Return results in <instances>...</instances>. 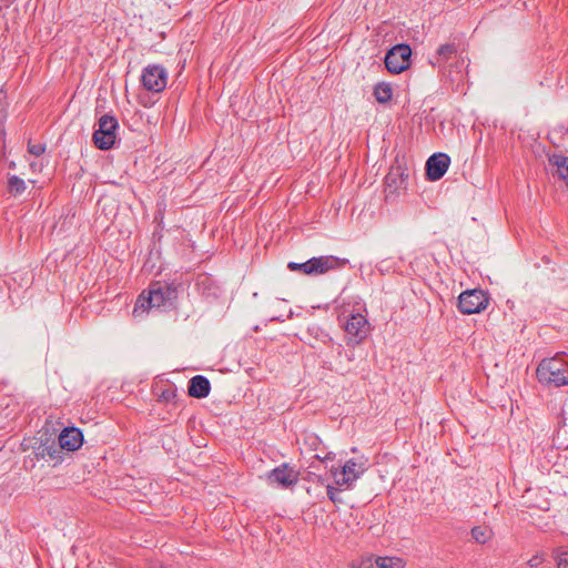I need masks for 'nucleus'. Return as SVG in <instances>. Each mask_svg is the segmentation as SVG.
<instances>
[{
    "mask_svg": "<svg viewBox=\"0 0 568 568\" xmlns=\"http://www.w3.org/2000/svg\"><path fill=\"white\" fill-rule=\"evenodd\" d=\"M372 567H373L372 558H368L367 560H364V561L361 564V568H372Z\"/></svg>",
    "mask_w": 568,
    "mask_h": 568,
    "instance_id": "nucleus-32",
    "label": "nucleus"
},
{
    "mask_svg": "<svg viewBox=\"0 0 568 568\" xmlns=\"http://www.w3.org/2000/svg\"><path fill=\"white\" fill-rule=\"evenodd\" d=\"M348 343L359 344L369 332V323L361 313L352 314L345 323Z\"/></svg>",
    "mask_w": 568,
    "mask_h": 568,
    "instance_id": "nucleus-11",
    "label": "nucleus"
},
{
    "mask_svg": "<svg viewBox=\"0 0 568 568\" xmlns=\"http://www.w3.org/2000/svg\"><path fill=\"white\" fill-rule=\"evenodd\" d=\"M28 151L34 156H40L45 151V145L42 143H29Z\"/></svg>",
    "mask_w": 568,
    "mask_h": 568,
    "instance_id": "nucleus-26",
    "label": "nucleus"
},
{
    "mask_svg": "<svg viewBox=\"0 0 568 568\" xmlns=\"http://www.w3.org/2000/svg\"><path fill=\"white\" fill-rule=\"evenodd\" d=\"M298 477L300 473L286 463L277 466L267 474V480L282 488L293 487L297 484Z\"/></svg>",
    "mask_w": 568,
    "mask_h": 568,
    "instance_id": "nucleus-12",
    "label": "nucleus"
},
{
    "mask_svg": "<svg viewBox=\"0 0 568 568\" xmlns=\"http://www.w3.org/2000/svg\"><path fill=\"white\" fill-rule=\"evenodd\" d=\"M468 63L465 59H457L447 65L439 68L444 84L449 85L453 91L462 92L467 80Z\"/></svg>",
    "mask_w": 568,
    "mask_h": 568,
    "instance_id": "nucleus-3",
    "label": "nucleus"
},
{
    "mask_svg": "<svg viewBox=\"0 0 568 568\" xmlns=\"http://www.w3.org/2000/svg\"><path fill=\"white\" fill-rule=\"evenodd\" d=\"M27 189V184L24 180L19 178L18 175H10L8 179V192L12 196L21 195Z\"/></svg>",
    "mask_w": 568,
    "mask_h": 568,
    "instance_id": "nucleus-18",
    "label": "nucleus"
},
{
    "mask_svg": "<svg viewBox=\"0 0 568 568\" xmlns=\"http://www.w3.org/2000/svg\"><path fill=\"white\" fill-rule=\"evenodd\" d=\"M328 499L333 504H341L342 498L338 496V489L331 484L325 485Z\"/></svg>",
    "mask_w": 568,
    "mask_h": 568,
    "instance_id": "nucleus-24",
    "label": "nucleus"
},
{
    "mask_svg": "<svg viewBox=\"0 0 568 568\" xmlns=\"http://www.w3.org/2000/svg\"><path fill=\"white\" fill-rule=\"evenodd\" d=\"M564 352L542 359L537 367V378L541 384L556 387L568 385V358Z\"/></svg>",
    "mask_w": 568,
    "mask_h": 568,
    "instance_id": "nucleus-2",
    "label": "nucleus"
},
{
    "mask_svg": "<svg viewBox=\"0 0 568 568\" xmlns=\"http://www.w3.org/2000/svg\"><path fill=\"white\" fill-rule=\"evenodd\" d=\"M321 336H322V342L324 344H331V343L333 344V338L328 334L322 332Z\"/></svg>",
    "mask_w": 568,
    "mask_h": 568,
    "instance_id": "nucleus-31",
    "label": "nucleus"
},
{
    "mask_svg": "<svg viewBox=\"0 0 568 568\" xmlns=\"http://www.w3.org/2000/svg\"><path fill=\"white\" fill-rule=\"evenodd\" d=\"M308 478H310V480H312V481H314V483H316V484H320V485H323V486H325V485H326V484H325V483H326V479H325V477H324V476H322V475L315 474V473H313V471H308Z\"/></svg>",
    "mask_w": 568,
    "mask_h": 568,
    "instance_id": "nucleus-27",
    "label": "nucleus"
},
{
    "mask_svg": "<svg viewBox=\"0 0 568 568\" xmlns=\"http://www.w3.org/2000/svg\"><path fill=\"white\" fill-rule=\"evenodd\" d=\"M61 449L63 448L60 447V443L58 445L55 443H52L50 445H42L38 448L37 455L41 457L49 456L50 458H57L59 457Z\"/></svg>",
    "mask_w": 568,
    "mask_h": 568,
    "instance_id": "nucleus-21",
    "label": "nucleus"
},
{
    "mask_svg": "<svg viewBox=\"0 0 568 568\" xmlns=\"http://www.w3.org/2000/svg\"><path fill=\"white\" fill-rule=\"evenodd\" d=\"M178 298V290L174 284L155 282L150 285L149 293L145 296L141 294L133 308L135 317L151 308L168 311L174 307Z\"/></svg>",
    "mask_w": 568,
    "mask_h": 568,
    "instance_id": "nucleus-1",
    "label": "nucleus"
},
{
    "mask_svg": "<svg viewBox=\"0 0 568 568\" xmlns=\"http://www.w3.org/2000/svg\"><path fill=\"white\" fill-rule=\"evenodd\" d=\"M558 129L561 133L568 132V126L566 128L565 125H559Z\"/></svg>",
    "mask_w": 568,
    "mask_h": 568,
    "instance_id": "nucleus-34",
    "label": "nucleus"
},
{
    "mask_svg": "<svg viewBox=\"0 0 568 568\" xmlns=\"http://www.w3.org/2000/svg\"><path fill=\"white\" fill-rule=\"evenodd\" d=\"M555 558L558 568H568V550H557Z\"/></svg>",
    "mask_w": 568,
    "mask_h": 568,
    "instance_id": "nucleus-25",
    "label": "nucleus"
},
{
    "mask_svg": "<svg viewBox=\"0 0 568 568\" xmlns=\"http://www.w3.org/2000/svg\"><path fill=\"white\" fill-rule=\"evenodd\" d=\"M374 97L379 103H386L392 100L393 90L387 83H378L374 88Z\"/></svg>",
    "mask_w": 568,
    "mask_h": 568,
    "instance_id": "nucleus-20",
    "label": "nucleus"
},
{
    "mask_svg": "<svg viewBox=\"0 0 568 568\" xmlns=\"http://www.w3.org/2000/svg\"><path fill=\"white\" fill-rule=\"evenodd\" d=\"M287 267L292 272H297V273H302L304 275H308L310 276L308 260L306 262H303V263L290 262L287 264Z\"/></svg>",
    "mask_w": 568,
    "mask_h": 568,
    "instance_id": "nucleus-23",
    "label": "nucleus"
},
{
    "mask_svg": "<svg viewBox=\"0 0 568 568\" xmlns=\"http://www.w3.org/2000/svg\"><path fill=\"white\" fill-rule=\"evenodd\" d=\"M450 164L446 153H435L426 162V174L429 181H437L444 176Z\"/></svg>",
    "mask_w": 568,
    "mask_h": 568,
    "instance_id": "nucleus-13",
    "label": "nucleus"
},
{
    "mask_svg": "<svg viewBox=\"0 0 568 568\" xmlns=\"http://www.w3.org/2000/svg\"><path fill=\"white\" fill-rule=\"evenodd\" d=\"M489 296L483 290H468L458 297V310L463 314H477L487 308Z\"/></svg>",
    "mask_w": 568,
    "mask_h": 568,
    "instance_id": "nucleus-6",
    "label": "nucleus"
},
{
    "mask_svg": "<svg viewBox=\"0 0 568 568\" xmlns=\"http://www.w3.org/2000/svg\"><path fill=\"white\" fill-rule=\"evenodd\" d=\"M139 100H140V103L145 108L151 106L153 104V102H151L149 97H146V95H140Z\"/></svg>",
    "mask_w": 568,
    "mask_h": 568,
    "instance_id": "nucleus-29",
    "label": "nucleus"
},
{
    "mask_svg": "<svg viewBox=\"0 0 568 568\" xmlns=\"http://www.w3.org/2000/svg\"><path fill=\"white\" fill-rule=\"evenodd\" d=\"M366 470L364 462L354 458L347 460L341 470L332 468L331 473L337 486L349 488Z\"/></svg>",
    "mask_w": 568,
    "mask_h": 568,
    "instance_id": "nucleus-7",
    "label": "nucleus"
},
{
    "mask_svg": "<svg viewBox=\"0 0 568 568\" xmlns=\"http://www.w3.org/2000/svg\"><path fill=\"white\" fill-rule=\"evenodd\" d=\"M542 561H544V558L539 555H536L528 560V565L534 568V567H538Z\"/></svg>",
    "mask_w": 568,
    "mask_h": 568,
    "instance_id": "nucleus-28",
    "label": "nucleus"
},
{
    "mask_svg": "<svg viewBox=\"0 0 568 568\" xmlns=\"http://www.w3.org/2000/svg\"><path fill=\"white\" fill-rule=\"evenodd\" d=\"M376 568H403L404 560L399 557H376L374 559Z\"/></svg>",
    "mask_w": 568,
    "mask_h": 568,
    "instance_id": "nucleus-19",
    "label": "nucleus"
},
{
    "mask_svg": "<svg viewBox=\"0 0 568 568\" xmlns=\"http://www.w3.org/2000/svg\"><path fill=\"white\" fill-rule=\"evenodd\" d=\"M336 351H337L338 355L341 356L342 352H343V345L342 344H337L336 345Z\"/></svg>",
    "mask_w": 568,
    "mask_h": 568,
    "instance_id": "nucleus-33",
    "label": "nucleus"
},
{
    "mask_svg": "<svg viewBox=\"0 0 568 568\" xmlns=\"http://www.w3.org/2000/svg\"><path fill=\"white\" fill-rule=\"evenodd\" d=\"M60 447L69 452L79 449L83 444V435L79 428L67 427L59 435Z\"/></svg>",
    "mask_w": 568,
    "mask_h": 568,
    "instance_id": "nucleus-15",
    "label": "nucleus"
},
{
    "mask_svg": "<svg viewBox=\"0 0 568 568\" xmlns=\"http://www.w3.org/2000/svg\"><path fill=\"white\" fill-rule=\"evenodd\" d=\"M412 49L408 44H396L385 55L386 69L394 74H398L409 67Z\"/></svg>",
    "mask_w": 568,
    "mask_h": 568,
    "instance_id": "nucleus-8",
    "label": "nucleus"
},
{
    "mask_svg": "<svg viewBox=\"0 0 568 568\" xmlns=\"http://www.w3.org/2000/svg\"><path fill=\"white\" fill-rule=\"evenodd\" d=\"M211 390L210 381L203 375H196L189 382V395L194 398H205Z\"/></svg>",
    "mask_w": 568,
    "mask_h": 568,
    "instance_id": "nucleus-16",
    "label": "nucleus"
},
{
    "mask_svg": "<svg viewBox=\"0 0 568 568\" xmlns=\"http://www.w3.org/2000/svg\"><path fill=\"white\" fill-rule=\"evenodd\" d=\"M549 163L556 166L558 176L568 184V156L554 154L549 156Z\"/></svg>",
    "mask_w": 568,
    "mask_h": 568,
    "instance_id": "nucleus-17",
    "label": "nucleus"
},
{
    "mask_svg": "<svg viewBox=\"0 0 568 568\" xmlns=\"http://www.w3.org/2000/svg\"><path fill=\"white\" fill-rule=\"evenodd\" d=\"M457 59H465L458 53V45L454 42L440 44L436 53L430 58L429 62L438 69L455 62Z\"/></svg>",
    "mask_w": 568,
    "mask_h": 568,
    "instance_id": "nucleus-14",
    "label": "nucleus"
},
{
    "mask_svg": "<svg viewBox=\"0 0 568 568\" xmlns=\"http://www.w3.org/2000/svg\"><path fill=\"white\" fill-rule=\"evenodd\" d=\"M491 531L487 527L477 526L471 529V537L479 544L489 540Z\"/></svg>",
    "mask_w": 568,
    "mask_h": 568,
    "instance_id": "nucleus-22",
    "label": "nucleus"
},
{
    "mask_svg": "<svg viewBox=\"0 0 568 568\" xmlns=\"http://www.w3.org/2000/svg\"><path fill=\"white\" fill-rule=\"evenodd\" d=\"M348 261L334 255H322L308 260L310 276H320L343 268Z\"/></svg>",
    "mask_w": 568,
    "mask_h": 568,
    "instance_id": "nucleus-10",
    "label": "nucleus"
},
{
    "mask_svg": "<svg viewBox=\"0 0 568 568\" xmlns=\"http://www.w3.org/2000/svg\"><path fill=\"white\" fill-rule=\"evenodd\" d=\"M346 357H347L348 361H353V354L352 355H347L346 354Z\"/></svg>",
    "mask_w": 568,
    "mask_h": 568,
    "instance_id": "nucleus-35",
    "label": "nucleus"
},
{
    "mask_svg": "<svg viewBox=\"0 0 568 568\" xmlns=\"http://www.w3.org/2000/svg\"><path fill=\"white\" fill-rule=\"evenodd\" d=\"M118 120L104 114L98 121V129L93 133V142L100 150H109L114 145L116 139Z\"/></svg>",
    "mask_w": 568,
    "mask_h": 568,
    "instance_id": "nucleus-4",
    "label": "nucleus"
},
{
    "mask_svg": "<svg viewBox=\"0 0 568 568\" xmlns=\"http://www.w3.org/2000/svg\"><path fill=\"white\" fill-rule=\"evenodd\" d=\"M142 87L152 93H161L168 84V71L161 64H149L141 73Z\"/></svg>",
    "mask_w": 568,
    "mask_h": 568,
    "instance_id": "nucleus-5",
    "label": "nucleus"
},
{
    "mask_svg": "<svg viewBox=\"0 0 568 568\" xmlns=\"http://www.w3.org/2000/svg\"><path fill=\"white\" fill-rule=\"evenodd\" d=\"M314 458L318 462H325V460H333L334 455L332 453H328L325 457H321L320 455H315Z\"/></svg>",
    "mask_w": 568,
    "mask_h": 568,
    "instance_id": "nucleus-30",
    "label": "nucleus"
},
{
    "mask_svg": "<svg viewBox=\"0 0 568 568\" xmlns=\"http://www.w3.org/2000/svg\"><path fill=\"white\" fill-rule=\"evenodd\" d=\"M407 169L400 165L392 166L389 172L385 176V197L387 201L395 199L400 190L406 189L408 179Z\"/></svg>",
    "mask_w": 568,
    "mask_h": 568,
    "instance_id": "nucleus-9",
    "label": "nucleus"
},
{
    "mask_svg": "<svg viewBox=\"0 0 568 568\" xmlns=\"http://www.w3.org/2000/svg\"><path fill=\"white\" fill-rule=\"evenodd\" d=\"M0 94H2V91H0Z\"/></svg>",
    "mask_w": 568,
    "mask_h": 568,
    "instance_id": "nucleus-36",
    "label": "nucleus"
}]
</instances>
